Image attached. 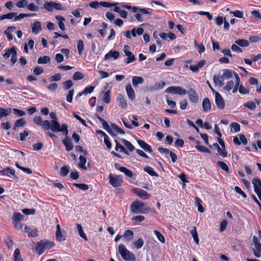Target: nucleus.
<instances>
[{
	"instance_id": "obj_9",
	"label": "nucleus",
	"mask_w": 261,
	"mask_h": 261,
	"mask_svg": "<svg viewBox=\"0 0 261 261\" xmlns=\"http://www.w3.org/2000/svg\"><path fill=\"white\" fill-rule=\"evenodd\" d=\"M33 122L36 125L41 126L45 130L49 129V121L48 120H43L41 116L34 117Z\"/></svg>"
},
{
	"instance_id": "obj_64",
	"label": "nucleus",
	"mask_w": 261,
	"mask_h": 261,
	"mask_svg": "<svg viewBox=\"0 0 261 261\" xmlns=\"http://www.w3.org/2000/svg\"><path fill=\"white\" fill-rule=\"evenodd\" d=\"M230 13L232 14L234 16L238 18H242L243 17V12L239 10L231 11Z\"/></svg>"
},
{
	"instance_id": "obj_45",
	"label": "nucleus",
	"mask_w": 261,
	"mask_h": 261,
	"mask_svg": "<svg viewBox=\"0 0 261 261\" xmlns=\"http://www.w3.org/2000/svg\"><path fill=\"white\" fill-rule=\"evenodd\" d=\"M110 94L111 91L110 90H108L107 92H105L103 94V97L102 98V100L106 103H109L110 102Z\"/></svg>"
},
{
	"instance_id": "obj_58",
	"label": "nucleus",
	"mask_w": 261,
	"mask_h": 261,
	"mask_svg": "<svg viewBox=\"0 0 261 261\" xmlns=\"http://www.w3.org/2000/svg\"><path fill=\"white\" fill-rule=\"evenodd\" d=\"M73 185L83 190H87L89 189V187L87 185L85 184H76L74 183Z\"/></svg>"
},
{
	"instance_id": "obj_28",
	"label": "nucleus",
	"mask_w": 261,
	"mask_h": 261,
	"mask_svg": "<svg viewBox=\"0 0 261 261\" xmlns=\"http://www.w3.org/2000/svg\"><path fill=\"white\" fill-rule=\"evenodd\" d=\"M16 48L14 46L12 47L11 48H7L5 50V53L3 54V56L4 59H8L10 55H12L14 50H16Z\"/></svg>"
},
{
	"instance_id": "obj_62",
	"label": "nucleus",
	"mask_w": 261,
	"mask_h": 261,
	"mask_svg": "<svg viewBox=\"0 0 261 261\" xmlns=\"http://www.w3.org/2000/svg\"><path fill=\"white\" fill-rule=\"evenodd\" d=\"M10 60H11V63L12 66H13L15 64V63L17 62V50H14L13 54L11 56Z\"/></svg>"
},
{
	"instance_id": "obj_6",
	"label": "nucleus",
	"mask_w": 261,
	"mask_h": 261,
	"mask_svg": "<svg viewBox=\"0 0 261 261\" xmlns=\"http://www.w3.org/2000/svg\"><path fill=\"white\" fill-rule=\"evenodd\" d=\"M54 246L53 242L47 240H41L38 242L35 249L38 251V254L40 255L44 252L45 250L50 249Z\"/></svg>"
},
{
	"instance_id": "obj_63",
	"label": "nucleus",
	"mask_w": 261,
	"mask_h": 261,
	"mask_svg": "<svg viewBox=\"0 0 261 261\" xmlns=\"http://www.w3.org/2000/svg\"><path fill=\"white\" fill-rule=\"evenodd\" d=\"M43 69L40 66H36L33 70V73L36 75H39L43 72Z\"/></svg>"
},
{
	"instance_id": "obj_19",
	"label": "nucleus",
	"mask_w": 261,
	"mask_h": 261,
	"mask_svg": "<svg viewBox=\"0 0 261 261\" xmlns=\"http://www.w3.org/2000/svg\"><path fill=\"white\" fill-rule=\"evenodd\" d=\"M190 100L193 103H197L198 101V96L196 91L193 89H190L187 92Z\"/></svg>"
},
{
	"instance_id": "obj_25",
	"label": "nucleus",
	"mask_w": 261,
	"mask_h": 261,
	"mask_svg": "<svg viewBox=\"0 0 261 261\" xmlns=\"http://www.w3.org/2000/svg\"><path fill=\"white\" fill-rule=\"evenodd\" d=\"M56 238L59 242H62L65 240V237L63 236L61 231V228L59 224L57 225L56 230Z\"/></svg>"
},
{
	"instance_id": "obj_22",
	"label": "nucleus",
	"mask_w": 261,
	"mask_h": 261,
	"mask_svg": "<svg viewBox=\"0 0 261 261\" xmlns=\"http://www.w3.org/2000/svg\"><path fill=\"white\" fill-rule=\"evenodd\" d=\"M126 91L128 98L131 100H134L135 98V91L130 84L126 86Z\"/></svg>"
},
{
	"instance_id": "obj_13",
	"label": "nucleus",
	"mask_w": 261,
	"mask_h": 261,
	"mask_svg": "<svg viewBox=\"0 0 261 261\" xmlns=\"http://www.w3.org/2000/svg\"><path fill=\"white\" fill-rule=\"evenodd\" d=\"M129 46L127 45H124L123 51L125 56H127V58L125 60V62L127 64L132 63L136 60L135 55L129 50Z\"/></svg>"
},
{
	"instance_id": "obj_41",
	"label": "nucleus",
	"mask_w": 261,
	"mask_h": 261,
	"mask_svg": "<svg viewBox=\"0 0 261 261\" xmlns=\"http://www.w3.org/2000/svg\"><path fill=\"white\" fill-rule=\"evenodd\" d=\"M14 261H23L19 249H16L14 252Z\"/></svg>"
},
{
	"instance_id": "obj_40",
	"label": "nucleus",
	"mask_w": 261,
	"mask_h": 261,
	"mask_svg": "<svg viewBox=\"0 0 261 261\" xmlns=\"http://www.w3.org/2000/svg\"><path fill=\"white\" fill-rule=\"evenodd\" d=\"M244 107H246L251 110H254L256 108V105L253 101H249L243 104Z\"/></svg>"
},
{
	"instance_id": "obj_50",
	"label": "nucleus",
	"mask_w": 261,
	"mask_h": 261,
	"mask_svg": "<svg viewBox=\"0 0 261 261\" xmlns=\"http://www.w3.org/2000/svg\"><path fill=\"white\" fill-rule=\"evenodd\" d=\"M195 148L200 152L211 153V151L204 146L197 145Z\"/></svg>"
},
{
	"instance_id": "obj_42",
	"label": "nucleus",
	"mask_w": 261,
	"mask_h": 261,
	"mask_svg": "<svg viewBox=\"0 0 261 261\" xmlns=\"http://www.w3.org/2000/svg\"><path fill=\"white\" fill-rule=\"evenodd\" d=\"M217 165L224 171L227 173H229V169L228 166L223 162L218 161Z\"/></svg>"
},
{
	"instance_id": "obj_59",
	"label": "nucleus",
	"mask_w": 261,
	"mask_h": 261,
	"mask_svg": "<svg viewBox=\"0 0 261 261\" xmlns=\"http://www.w3.org/2000/svg\"><path fill=\"white\" fill-rule=\"evenodd\" d=\"M65 90L70 89L73 86V82L71 80H67L63 83Z\"/></svg>"
},
{
	"instance_id": "obj_1",
	"label": "nucleus",
	"mask_w": 261,
	"mask_h": 261,
	"mask_svg": "<svg viewBox=\"0 0 261 261\" xmlns=\"http://www.w3.org/2000/svg\"><path fill=\"white\" fill-rule=\"evenodd\" d=\"M240 84V78L237 73L235 74V84L232 80H229L226 82V85L223 87V89L229 91L232 90V93H236L239 90V92L242 94H246L249 93V89L246 88Z\"/></svg>"
},
{
	"instance_id": "obj_24",
	"label": "nucleus",
	"mask_w": 261,
	"mask_h": 261,
	"mask_svg": "<svg viewBox=\"0 0 261 261\" xmlns=\"http://www.w3.org/2000/svg\"><path fill=\"white\" fill-rule=\"evenodd\" d=\"M55 18L58 21V25L60 29L62 31H65L66 29L64 23V21L65 20V18L63 16L59 15H56Z\"/></svg>"
},
{
	"instance_id": "obj_43",
	"label": "nucleus",
	"mask_w": 261,
	"mask_h": 261,
	"mask_svg": "<svg viewBox=\"0 0 261 261\" xmlns=\"http://www.w3.org/2000/svg\"><path fill=\"white\" fill-rule=\"evenodd\" d=\"M144 171L151 176H158V174L155 172L153 168L150 166H146L144 168Z\"/></svg>"
},
{
	"instance_id": "obj_44",
	"label": "nucleus",
	"mask_w": 261,
	"mask_h": 261,
	"mask_svg": "<svg viewBox=\"0 0 261 261\" xmlns=\"http://www.w3.org/2000/svg\"><path fill=\"white\" fill-rule=\"evenodd\" d=\"M84 77V75L80 71L75 72L72 76V79L74 81H78L80 80H82Z\"/></svg>"
},
{
	"instance_id": "obj_20",
	"label": "nucleus",
	"mask_w": 261,
	"mask_h": 261,
	"mask_svg": "<svg viewBox=\"0 0 261 261\" xmlns=\"http://www.w3.org/2000/svg\"><path fill=\"white\" fill-rule=\"evenodd\" d=\"M119 57V53L118 51L111 50L105 56V60H108L111 58H114L115 60L118 59Z\"/></svg>"
},
{
	"instance_id": "obj_14",
	"label": "nucleus",
	"mask_w": 261,
	"mask_h": 261,
	"mask_svg": "<svg viewBox=\"0 0 261 261\" xmlns=\"http://www.w3.org/2000/svg\"><path fill=\"white\" fill-rule=\"evenodd\" d=\"M254 191L261 201V181L258 178H254L252 179Z\"/></svg>"
},
{
	"instance_id": "obj_5",
	"label": "nucleus",
	"mask_w": 261,
	"mask_h": 261,
	"mask_svg": "<svg viewBox=\"0 0 261 261\" xmlns=\"http://www.w3.org/2000/svg\"><path fill=\"white\" fill-rule=\"evenodd\" d=\"M118 251L124 260L127 261L135 260L134 254L128 250L124 245L120 244L118 246Z\"/></svg>"
},
{
	"instance_id": "obj_3",
	"label": "nucleus",
	"mask_w": 261,
	"mask_h": 261,
	"mask_svg": "<svg viewBox=\"0 0 261 261\" xmlns=\"http://www.w3.org/2000/svg\"><path fill=\"white\" fill-rule=\"evenodd\" d=\"M130 209L134 214H147L150 211L149 207H145V203L139 201L133 202L130 205Z\"/></svg>"
},
{
	"instance_id": "obj_27",
	"label": "nucleus",
	"mask_w": 261,
	"mask_h": 261,
	"mask_svg": "<svg viewBox=\"0 0 261 261\" xmlns=\"http://www.w3.org/2000/svg\"><path fill=\"white\" fill-rule=\"evenodd\" d=\"M62 143L65 146L67 151H70L73 148V145L71 141L67 137H66L64 140H62Z\"/></svg>"
},
{
	"instance_id": "obj_36",
	"label": "nucleus",
	"mask_w": 261,
	"mask_h": 261,
	"mask_svg": "<svg viewBox=\"0 0 261 261\" xmlns=\"http://www.w3.org/2000/svg\"><path fill=\"white\" fill-rule=\"evenodd\" d=\"M76 227L79 234L80 236V237L84 239L85 241H87L88 239L87 236L83 231L82 225L80 224H77Z\"/></svg>"
},
{
	"instance_id": "obj_4",
	"label": "nucleus",
	"mask_w": 261,
	"mask_h": 261,
	"mask_svg": "<svg viewBox=\"0 0 261 261\" xmlns=\"http://www.w3.org/2000/svg\"><path fill=\"white\" fill-rule=\"evenodd\" d=\"M49 129L53 132H62L63 134L67 136L68 127L67 124L63 123L61 126L59 122L56 120H51L49 122Z\"/></svg>"
},
{
	"instance_id": "obj_46",
	"label": "nucleus",
	"mask_w": 261,
	"mask_h": 261,
	"mask_svg": "<svg viewBox=\"0 0 261 261\" xmlns=\"http://www.w3.org/2000/svg\"><path fill=\"white\" fill-rule=\"evenodd\" d=\"M195 200H196L195 204L198 206V211L200 213H203L204 212L205 210H204V208L203 207V206L200 203V202H201L200 199L199 198L196 197Z\"/></svg>"
},
{
	"instance_id": "obj_11",
	"label": "nucleus",
	"mask_w": 261,
	"mask_h": 261,
	"mask_svg": "<svg viewBox=\"0 0 261 261\" xmlns=\"http://www.w3.org/2000/svg\"><path fill=\"white\" fill-rule=\"evenodd\" d=\"M110 184L114 187H120L122 182L123 179L119 175L113 176L112 174L109 175Z\"/></svg>"
},
{
	"instance_id": "obj_57",
	"label": "nucleus",
	"mask_w": 261,
	"mask_h": 261,
	"mask_svg": "<svg viewBox=\"0 0 261 261\" xmlns=\"http://www.w3.org/2000/svg\"><path fill=\"white\" fill-rule=\"evenodd\" d=\"M28 5V1L27 0H21L18 2L16 6L19 8L27 7Z\"/></svg>"
},
{
	"instance_id": "obj_32",
	"label": "nucleus",
	"mask_w": 261,
	"mask_h": 261,
	"mask_svg": "<svg viewBox=\"0 0 261 261\" xmlns=\"http://www.w3.org/2000/svg\"><path fill=\"white\" fill-rule=\"evenodd\" d=\"M15 170L11 169L10 167H6L3 170H0V174L3 175H8L9 174L11 175H14L15 174Z\"/></svg>"
},
{
	"instance_id": "obj_16",
	"label": "nucleus",
	"mask_w": 261,
	"mask_h": 261,
	"mask_svg": "<svg viewBox=\"0 0 261 261\" xmlns=\"http://www.w3.org/2000/svg\"><path fill=\"white\" fill-rule=\"evenodd\" d=\"M215 102L217 107L220 109H223L225 107L224 100L219 92H216Z\"/></svg>"
},
{
	"instance_id": "obj_60",
	"label": "nucleus",
	"mask_w": 261,
	"mask_h": 261,
	"mask_svg": "<svg viewBox=\"0 0 261 261\" xmlns=\"http://www.w3.org/2000/svg\"><path fill=\"white\" fill-rule=\"evenodd\" d=\"M25 121L23 118H20L18 120H17L15 122V127H22L25 124Z\"/></svg>"
},
{
	"instance_id": "obj_54",
	"label": "nucleus",
	"mask_w": 261,
	"mask_h": 261,
	"mask_svg": "<svg viewBox=\"0 0 261 261\" xmlns=\"http://www.w3.org/2000/svg\"><path fill=\"white\" fill-rule=\"evenodd\" d=\"M154 233L157 237L158 240L162 243H164L165 242V239L164 236L158 230H154Z\"/></svg>"
},
{
	"instance_id": "obj_49",
	"label": "nucleus",
	"mask_w": 261,
	"mask_h": 261,
	"mask_svg": "<svg viewBox=\"0 0 261 261\" xmlns=\"http://www.w3.org/2000/svg\"><path fill=\"white\" fill-rule=\"evenodd\" d=\"M27 9L31 11H38L39 8L34 3L28 4L27 6Z\"/></svg>"
},
{
	"instance_id": "obj_52",
	"label": "nucleus",
	"mask_w": 261,
	"mask_h": 261,
	"mask_svg": "<svg viewBox=\"0 0 261 261\" xmlns=\"http://www.w3.org/2000/svg\"><path fill=\"white\" fill-rule=\"evenodd\" d=\"M61 79V75L60 73H56L54 75L50 76L48 79L49 81L50 82L54 81H59Z\"/></svg>"
},
{
	"instance_id": "obj_10",
	"label": "nucleus",
	"mask_w": 261,
	"mask_h": 261,
	"mask_svg": "<svg viewBox=\"0 0 261 261\" xmlns=\"http://www.w3.org/2000/svg\"><path fill=\"white\" fill-rule=\"evenodd\" d=\"M166 93H170L172 94L184 95L187 93V91L179 86H171L165 90Z\"/></svg>"
},
{
	"instance_id": "obj_34",
	"label": "nucleus",
	"mask_w": 261,
	"mask_h": 261,
	"mask_svg": "<svg viewBox=\"0 0 261 261\" xmlns=\"http://www.w3.org/2000/svg\"><path fill=\"white\" fill-rule=\"evenodd\" d=\"M15 29L14 27H9L7 30L5 31V34L7 36L8 39L10 41L13 39V35L11 34V32L13 31Z\"/></svg>"
},
{
	"instance_id": "obj_51",
	"label": "nucleus",
	"mask_w": 261,
	"mask_h": 261,
	"mask_svg": "<svg viewBox=\"0 0 261 261\" xmlns=\"http://www.w3.org/2000/svg\"><path fill=\"white\" fill-rule=\"evenodd\" d=\"M77 48L79 55H81L84 48V43L82 40H79L77 41Z\"/></svg>"
},
{
	"instance_id": "obj_30",
	"label": "nucleus",
	"mask_w": 261,
	"mask_h": 261,
	"mask_svg": "<svg viewBox=\"0 0 261 261\" xmlns=\"http://www.w3.org/2000/svg\"><path fill=\"white\" fill-rule=\"evenodd\" d=\"M50 58L48 56H44L43 57H40L37 61V62L39 64H47L50 62Z\"/></svg>"
},
{
	"instance_id": "obj_29",
	"label": "nucleus",
	"mask_w": 261,
	"mask_h": 261,
	"mask_svg": "<svg viewBox=\"0 0 261 261\" xmlns=\"http://www.w3.org/2000/svg\"><path fill=\"white\" fill-rule=\"evenodd\" d=\"M144 83V79L141 76H134L132 79L133 85L137 87L138 84H142Z\"/></svg>"
},
{
	"instance_id": "obj_61",
	"label": "nucleus",
	"mask_w": 261,
	"mask_h": 261,
	"mask_svg": "<svg viewBox=\"0 0 261 261\" xmlns=\"http://www.w3.org/2000/svg\"><path fill=\"white\" fill-rule=\"evenodd\" d=\"M94 88H95L94 86H88L85 88V89L83 91V93H84V95H87L88 94H90L93 91Z\"/></svg>"
},
{
	"instance_id": "obj_38",
	"label": "nucleus",
	"mask_w": 261,
	"mask_h": 261,
	"mask_svg": "<svg viewBox=\"0 0 261 261\" xmlns=\"http://www.w3.org/2000/svg\"><path fill=\"white\" fill-rule=\"evenodd\" d=\"M121 141L124 144V145L128 149L129 151H133L135 149V148L134 146V145L128 141L124 139H122L121 140Z\"/></svg>"
},
{
	"instance_id": "obj_17",
	"label": "nucleus",
	"mask_w": 261,
	"mask_h": 261,
	"mask_svg": "<svg viewBox=\"0 0 261 261\" xmlns=\"http://www.w3.org/2000/svg\"><path fill=\"white\" fill-rule=\"evenodd\" d=\"M114 167L116 169L119 170L121 172H123L128 177H132L133 176V173L132 171L124 167H120V165L118 163H115Z\"/></svg>"
},
{
	"instance_id": "obj_15",
	"label": "nucleus",
	"mask_w": 261,
	"mask_h": 261,
	"mask_svg": "<svg viewBox=\"0 0 261 261\" xmlns=\"http://www.w3.org/2000/svg\"><path fill=\"white\" fill-rule=\"evenodd\" d=\"M132 191L143 200L147 199L150 198V195L148 194L147 192L141 189L134 188L132 190Z\"/></svg>"
},
{
	"instance_id": "obj_12",
	"label": "nucleus",
	"mask_w": 261,
	"mask_h": 261,
	"mask_svg": "<svg viewBox=\"0 0 261 261\" xmlns=\"http://www.w3.org/2000/svg\"><path fill=\"white\" fill-rule=\"evenodd\" d=\"M253 241L254 245V248L253 249V254L255 257L259 258L261 256V244L256 236L253 237Z\"/></svg>"
},
{
	"instance_id": "obj_56",
	"label": "nucleus",
	"mask_w": 261,
	"mask_h": 261,
	"mask_svg": "<svg viewBox=\"0 0 261 261\" xmlns=\"http://www.w3.org/2000/svg\"><path fill=\"white\" fill-rule=\"evenodd\" d=\"M74 89H71L69 91L68 93L66 95V100L69 102L72 101L73 95L74 94Z\"/></svg>"
},
{
	"instance_id": "obj_35",
	"label": "nucleus",
	"mask_w": 261,
	"mask_h": 261,
	"mask_svg": "<svg viewBox=\"0 0 261 261\" xmlns=\"http://www.w3.org/2000/svg\"><path fill=\"white\" fill-rule=\"evenodd\" d=\"M143 32L144 29L142 28H139L137 29L135 28L131 31V34L132 36L136 37L137 35H141L143 33Z\"/></svg>"
},
{
	"instance_id": "obj_47",
	"label": "nucleus",
	"mask_w": 261,
	"mask_h": 261,
	"mask_svg": "<svg viewBox=\"0 0 261 261\" xmlns=\"http://www.w3.org/2000/svg\"><path fill=\"white\" fill-rule=\"evenodd\" d=\"M69 172V167L65 165L61 168L60 174L62 176H65L68 174Z\"/></svg>"
},
{
	"instance_id": "obj_48",
	"label": "nucleus",
	"mask_w": 261,
	"mask_h": 261,
	"mask_svg": "<svg viewBox=\"0 0 261 261\" xmlns=\"http://www.w3.org/2000/svg\"><path fill=\"white\" fill-rule=\"evenodd\" d=\"M123 236L128 241L132 240L134 237V232L130 230H127L125 231Z\"/></svg>"
},
{
	"instance_id": "obj_31",
	"label": "nucleus",
	"mask_w": 261,
	"mask_h": 261,
	"mask_svg": "<svg viewBox=\"0 0 261 261\" xmlns=\"http://www.w3.org/2000/svg\"><path fill=\"white\" fill-rule=\"evenodd\" d=\"M12 112L11 108H0V119L3 117L8 116Z\"/></svg>"
},
{
	"instance_id": "obj_18",
	"label": "nucleus",
	"mask_w": 261,
	"mask_h": 261,
	"mask_svg": "<svg viewBox=\"0 0 261 261\" xmlns=\"http://www.w3.org/2000/svg\"><path fill=\"white\" fill-rule=\"evenodd\" d=\"M202 107L204 112H207L211 110V103L208 98H204L202 101Z\"/></svg>"
},
{
	"instance_id": "obj_55",
	"label": "nucleus",
	"mask_w": 261,
	"mask_h": 261,
	"mask_svg": "<svg viewBox=\"0 0 261 261\" xmlns=\"http://www.w3.org/2000/svg\"><path fill=\"white\" fill-rule=\"evenodd\" d=\"M118 4L117 3H109L108 2H100V6L104 7H107V8H109V7H111L112 6H117Z\"/></svg>"
},
{
	"instance_id": "obj_53",
	"label": "nucleus",
	"mask_w": 261,
	"mask_h": 261,
	"mask_svg": "<svg viewBox=\"0 0 261 261\" xmlns=\"http://www.w3.org/2000/svg\"><path fill=\"white\" fill-rule=\"evenodd\" d=\"M144 244V241L142 238L139 239L137 241L134 242V245L137 249L141 248Z\"/></svg>"
},
{
	"instance_id": "obj_7",
	"label": "nucleus",
	"mask_w": 261,
	"mask_h": 261,
	"mask_svg": "<svg viewBox=\"0 0 261 261\" xmlns=\"http://www.w3.org/2000/svg\"><path fill=\"white\" fill-rule=\"evenodd\" d=\"M103 128L114 136L117 135L118 134H124L125 133L121 128L114 123H111V125H110L107 123V126Z\"/></svg>"
},
{
	"instance_id": "obj_21",
	"label": "nucleus",
	"mask_w": 261,
	"mask_h": 261,
	"mask_svg": "<svg viewBox=\"0 0 261 261\" xmlns=\"http://www.w3.org/2000/svg\"><path fill=\"white\" fill-rule=\"evenodd\" d=\"M137 142L139 146L145 151L150 153L152 152V150L151 146L148 144H147L145 141L141 140H138Z\"/></svg>"
},
{
	"instance_id": "obj_39",
	"label": "nucleus",
	"mask_w": 261,
	"mask_h": 261,
	"mask_svg": "<svg viewBox=\"0 0 261 261\" xmlns=\"http://www.w3.org/2000/svg\"><path fill=\"white\" fill-rule=\"evenodd\" d=\"M80 163H79V166L80 168L86 169V167L85 166V164L87 162V159L83 155H80L79 157Z\"/></svg>"
},
{
	"instance_id": "obj_33",
	"label": "nucleus",
	"mask_w": 261,
	"mask_h": 261,
	"mask_svg": "<svg viewBox=\"0 0 261 261\" xmlns=\"http://www.w3.org/2000/svg\"><path fill=\"white\" fill-rule=\"evenodd\" d=\"M234 43L241 47H247L249 45V41L246 39H238L235 41Z\"/></svg>"
},
{
	"instance_id": "obj_2",
	"label": "nucleus",
	"mask_w": 261,
	"mask_h": 261,
	"mask_svg": "<svg viewBox=\"0 0 261 261\" xmlns=\"http://www.w3.org/2000/svg\"><path fill=\"white\" fill-rule=\"evenodd\" d=\"M236 72L229 69H224L221 75L215 74L213 76V81L216 86L220 87H223L224 82L232 78L233 75L235 76Z\"/></svg>"
},
{
	"instance_id": "obj_26",
	"label": "nucleus",
	"mask_w": 261,
	"mask_h": 261,
	"mask_svg": "<svg viewBox=\"0 0 261 261\" xmlns=\"http://www.w3.org/2000/svg\"><path fill=\"white\" fill-rule=\"evenodd\" d=\"M117 100L119 103V105L122 108L125 109L127 107V102L122 94H120L118 95Z\"/></svg>"
},
{
	"instance_id": "obj_37",
	"label": "nucleus",
	"mask_w": 261,
	"mask_h": 261,
	"mask_svg": "<svg viewBox=\"0 0 261 261\" xmlns=\"http://www.w3.org/2000/svg\"><path fill=\"white\" fill-rule=\"evenodd\" d=\"M24 218V216L19 213H14L12 217L13 222L21 221Z\"/></svg>"
},
{
	"instance_id": "obj_8",
	"label": "nucleus",
	"mask_w": 261,
	"mask_h": 261,
	"mask_svg": "<svg viewBox=\"0 0 261 261\" xmlns=\"http://www.w3.org/2000/svg\"><path fill=\"white\" fill-rule=\"evenodd\" d=\"M43 7L48 11H53L54 9L58 10L63 9L62 5L61 4L53 1L45 2L43 5Z\"/></svg>"
},
{
	"instance_id": "obj_23",
	"label": "nucleus",
	"mask_w": 261,
	"mask_h": 261,
	"mask_svg": "<svg viewBox=\"0 0 261 261\" xmlns=\"http://www.w3.org/2000/svg\"><path fill=\"white\" fill-rule=\"evenodd\" d=\"M32 32L35 34H37L41 30V24L39 21H35L31 25Z\"/></svg>"
}]
</instances>
